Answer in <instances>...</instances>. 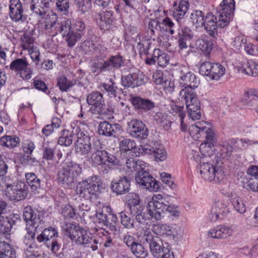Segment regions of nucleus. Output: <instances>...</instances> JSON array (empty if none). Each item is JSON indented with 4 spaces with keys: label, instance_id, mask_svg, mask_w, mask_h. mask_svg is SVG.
Returning <instances> with one entry per match:
<instances>
[{
    "label": "nucleus",
    "instance_id": "nucleus-1",
    "mask_svg": "<svg viewBox=\"0 0 258 258\" xmlns=\"http://www.w3.org/2000/svg\"><path fill=\"white\" fill-rule=\"evenodd\" d=\"M42 214L40 211H34L30 206L26 207L23 210V218L27 225L30 226L27 228V234L24 239L26 250L38 248L35 242V233L42 221Z\"/></svg>",
    "mask_w": 258,
    "mask_h": 258
},
{
    "label": "nucleus",
    "instance_id": "nucleus-2",
    "mask_svg": "<svg viewBox=\"0 0 258 258\" xmlns=\"http://www.w3.org/2000/svg\"><path fill=\"white\" fill-rule=\"evenodd\" d=\"M176 74L179 76V84L184 88L181 90L179 96H185L195 93L194 90L197 88L199 84V80L196 75L189 71L188 68L185 66H178L175 70Z\"/></svg>",
    "mask_w": 258,
    "mask_h": 258
},
{
    "label": "nucleus",
    "instance_id": "nucleus-3",
    "mask_svg": "<svg viewBox=\"0 0 258 258\" xmlns=\"http://www.w3.org/2000/svg\"><path fill=\"white\" fill-rule=\"evenodd\" d=\"M82 172L81 165L75 161L63 163L57 173V178L62 184L72 185L77 182Z\"/></svg>",
    "mask_w": 258,
    "mask_h": 258
},
{
    "label": "nucleus",
    "instance_id": "nucleus-4",
    "mask_svg": "<svg viewBox=\"0 0 258 258\" xmlns=\"http://www.w3.org/2000/svg\"><path fill=\"white\" fill-rule=\"evenodd\" d=\"M102 184L101 179L94 175L79 182L76 191L80 197L86 200H91L99 191Z\"/></svg>",
    "mask_w": 258,
    "mask_h": 258
},
{
    "label": "nucleus",
    "instance_id": "nucleus-5",
    "mask_svg": "<svg viewBox=\"0 0 258 258\" xmlns=\"http://www.w3.org/2000/svg\"><path fill=\"white\" fill-rule=\"evenodd\" d=\"M86 100L89 105H91L90 111L101 116H111L113 110L111 106L106 105L103 95L98 91H93L87 97Z\"/></svg>",
    "mask_w": 258,
    "mask_h": 258
},
{
    "label": "nucleus",
    "instance_id": "nucleus-6",
    "mask_svg": "<svg viewBox=\"0 0 258 258\" xmlns=\"http://www.w3.org/2000/svg\"><path fill=\"white\" fill-rule=\"evenodd\" d=\"M150 207L154 208L156 210L155 219L158 221L163 217V214L165 212L171 214L174 216H178L177 207L174 205H171L166 198L163 197L161 195H155L153 196L152 201H150Z\"/></svg>",
    "mask_w": 258,
    "mask_h": 258
},
{
    "label": "nucleus",
    "instance_id": "nucleus-7",
    "mask_svg": "<svg viewBox=\"0 0 258 258\" xmlns=\"http://www.w3.org/2000/svg\"><path fill=\"white\" fill-rule=\"evenodd\" d=\"M92 159L94 164L104 168L102 170L103 174H108L110 170L114 169L119 165L118 159L105 150L99 152V154L92 156Z\"/></svg>",
    "mask_w": 258,
    "mask_h": 258
},
{
    "label": "nucleus",
    "instance_id": "nucleus-8",
    "mask_svg": "<svg viewBox=\"0 0 258 258\" xmlns=\"http://www.w3.org/2000/svg\"><path fill=\"white\" fill-rule=\"evenodd\" d=\"M135 151L136 156L151 155L156 161H163L167 158V152L162 145L158 143L142 144Z\"/></svg>",
    "mask_w": 258,
    "mask_h": 258
},
{
    "label": "nucleus",
    "instance_id": "nucleus-9",
    "mask_svg": "<svg viewBox=\"0 0 258 258\" xmlns=\"http://www.w3.org/2000/svg\"><path fill=\"white\" fill-rule=\"evenodd\" d=\"M28 192L27 184L24 181H18L13 184H7L5 195L10 200L19 202L25 200Z\"/></svg>",
    "mask_w": 258,
    "mask_h": 258
},
{
    "label": "nucleus",
    "instance_id": "nucleus-10",
    "mask_svg": "<svg viewBox=\"0 0 258 258\" xmlns=\"http://www.w3.org/2000/svg\"><path fill=\"white\" fill-rule=\"evenodd\" d=\"M199 73L211 80H219L225 73V68L219 63L206 61L200 64Z\"/></svg>",
    "mask_w": 258,
    "mask_h": 258
},
{
    "label": "nucleus",
    "instance_id": "nucleus-11",
    "mask_svg": "<svg viewBox=\"0 0 258 258\" xmlns=\"http://www.w3.org/2000/svg\"><path fill=\"white\" fill-rule=\"evenodd\" d=\"M202 177L205 180L220 182L224 176V172L221 168H218L208 162H201L198 167Z\"/></svg>",
    "mask_w": 258,
    "mask_h": 258
},
{
    "label": "nucleus",
    "instance_id": "nucleus-12",
    "mask_svg": "<svg viewBox=\"0 0 258 258\" xmlns=\"http://www.w3.org/2000/svg\"><path fill=\"white\" fill-rule=\"evenodd\" d=\"M234 10V0H223L216 8V15L219 17V24L221 26H227L229 24Z\"/></svg>",
    "mask_w": 258,
    "mask_h": 258
},
{
    "label": "nucleus",
    "instance_id": "nucleus-13",
    "mask_svg": "<svg viewBox=\"0 0 258 258\" xmlns=\"http://www.w3.org/2000/svg\"><path fill=\"white\" fill-rule=\"evenodd\" d=\"M135 178L137 184L142 188L152 192L160 189V182L144 169L137 172Z\"/></svg>",
    "mask_w": 258,
    "mask_h": 258
},
{
    "label": "nucleus",
    "instance_id": "nucleus-14",
    "mask_svg": "<svg viewBox=\"0 0 258 258\" xmlns=\"http://www.w3.org/2000/svg\"><path fill=\"white\" fill-rule=\"evenodd\" d=\"M123 63V57L117 54L110 56L106 60L100 59L94 63L93 66L101 72H113L119 69Z\"/></svg>",
    "mask_w": 258,
    "mask_h": 258
},
{
    "label": "nucleus",
    "instance_id": "nucleus-15",
    "mask_svg": "<svg viewBox=\"0 0 258 258\" xmlns=\"http://www.w3.org/2000/svg\"><path fill=\"white\" fill-rule=\"evenodd\" d=\"M149 81L148 77L139 70L130 72L128 75L122 76L121 84L124 87L134 88L146 84Z\"/></svg>",
    "mask_w": 258,
    "mask_h": 258
},
{
    "label": "nucleus",
    "instance_id": "nucleus-16",
    "mask_svg": "<svg viewBox=\"0 0 258 258\" xmlns=\"http://www.w3.org/2000/svg\"><path fill=\"white\" fill-rule=\"evenodd\" d=\"M10 69L15 72L17 75L24 80H29L32 78V69L29 67V64L26 58H18L13 60L10 65Z\"/></svg>",
    "mask_w": 258,
    "mask_h": 258
},
{
    "label": "nucleus",
    "instance_id": "nucleus-17",
    "mask_svg": "<svg viewBox=\"0 0 258 258\" xmlns=\"http://www.w3.org/2000/svg\"><path fill=\"white\" fill-rule=\"evenodd\" d=\"M185 101L187 112L188 116L192 120L200 119L201 117V105L196 93L180 96Z\"/></svg>",
    "mask_w": 258,
    "mask_h": 258
},
{
    "label": "nucleus",
    "instance_id": "nucleus-18",
    "mask_svg": "<svg viewBox=\"0 0 258 258\" xmlns=\"http://www.w3.org/2000/svg\"><path fill=\"white\" fill-rule=\"evenodd\" d=\"M229 212L227 201L218 200L213 205L209 214V218L214 222L219 220H222L228 216Z\"/></svg>",
    "mask_w": 258,
    "mask_h": 258
},
{
    "label": "nucleus",
    "instance_id": "nucleus-19",
    "mask_svg": "<svg viewBox=\"0 0 258 258\" xmlns=\"http://www.w3.org/2000/svg\"><path fill=\"white\" fill-rule=\"evenodd\" d=\"M57 17L55 16V20L53 22L46 21L45 29H52L54 28L55 34H60L63 38L69 34L72 30V23L70 19L63 18L59 21L56 22Z\"/></svg>",
    "mask_w": 258,
    "mask_h": 258
},
{
    "label": "nucleus",
    "instance_id": "nucleus-20",
    "mask_svg": "<svg viewBox=\"0 0 258 258\" xmlns=\"http://www.w3.org/2000/svg\"><path fill=\"white\" fill-rule=\"evenodd\" d=\"M127 132L133 137L145 139L149 135L148 129L140 120L134 119L127 123Z\"/></svg>",
    "mask_w": 258,
    "mask_h": 258
},
{
    "label": "nucleus",
    "instance_id": "nucleus-21",
    "mask_svg": "<svg viewBox=\"0 0 258 258\" xmlns=\"http://www.w3.org/2000/svg\"><path fill=\"white\" fill-rule=\"evenodd\" d=\"M142 240L144 244L149 245L150 252L154 255H157L156 252L163 246L164 242L158 236L155 235L152 231L146 229L144 231L142 235Z\"/></svg>",
    "mask_w": 258,
    "mask_h": 258
},
{
    "label": "nucleus",
    "instance_id": "nucleus-22",
    "mask_svg": "<svg viewBox=\"0 0 258 258\" xmlns=\"http://www.w3.org/2000/svg\"><path fill=\"white\" fill-rule=\"evenodd\" d=\"M239 142L237 138H231L224 141L220 145V153L222 158L229 160L233 152L241 151L242 148L239 146Z\"/></svg>",
    "mask_w": 258,
    "mask_h": 258
},
{
    "label": "nucleus",
    "instance_id": "nucleus-23",
    "mask_svg": "<svg viewBox=\"0 0 258 258\" xmlns=\"http://www.w3.org/2000/svg\"><path fill=\"white\" fill-rule=\"evenodd\" d=\"M76 151L81 155H86L91 151V138L87 132L81 131L77 134Z\"/></svg>",
    "mask_w": 258,
    "mask_h": 258
},
{
    "label": "nucleus",
    "instance_id": "nucleus-24",
    "mask_svg": "<svg viewBox=\"0 0 258 258\" xmlns=\"http://www.w3.org/2000/svg\"><path fill=\"white\" fill-rule=\"evenodd\" d=\"M75 242L78 245H86L93 251H96L98 248V240L92 237L91 234L82 226L78 232Z\"/></svg>",
    "mask_w": 258,
    "mask_h": 258
},
{
    "label": "nucleus",
    "instance_id": "nucleus-25",
    "mask_svg": "<svg viewBox=\"0 0 258 258\" xmlns=\"http://www.w3.org/2000/svg\"><path fill=\"white\" fill-rule=\"evenodd\" d=\"M121 131L122 127L119 124L111 123L108 121L100 122L98 128V133L100 135L107 137H116Z\"/></svg>",
    "mask_w": 258,
    "mask_h": 258
},
{
    "label": "nucleus",
    "instance_id": "nucleus-26",
    "mask_svg": "<svg viewBox=\"0 0 258 258\" xmlns=\"http://www.w3.org/2000/svg\"><path fill=\"white\" fill-rule=\"evenodd\" d=\"M207 33L214 39H217L218 36L217 27L224 28L225 26H221L219 24V17L216 14L214 15L211 13L207 14L204 19L203 24Z\"/></svg>",
    "mask_w": 258,
    "mask_h": 258
},
{
    "label": "nucleus",
    "instance_id": "nucleus-27",
    "mask_svg": "<svg viewBox=\"0 0 258 258\" xmlns=\"http://www.w3.org/2000/svg\"><path fill=\"white\" fill-rule=\"evenodd\" d=\"M130 180L126 176H120L111 181L110 188L113 192L117 195L128 193L131 189Z\"/></svg>",
    "mask_w": 258,
    "mask_h": 258
},
{
    "label": "nucleus",
    "instance_id": "nucleus-28",
    "mask_svg": "<svg viewBox=\"0 0 258 258\" xmlns=\"http://www.w3.org/2000/svg\"><path fill=\"white\" fill-rule=\"evenodd\" d=\"M10 0L9 5L10 18L15 22H18L22 19L24 16V10L26 8L27 5L23 0Z\"/></svg>",
    "mask_w": 258,
    "mask_h": 258
},
{
    "label": "nucleus",
    "instance_id": "nucleus-29",
    "mask_svg": "<svg viewBox=\"0 0 258 258\" xmlns=\"http://www.w3.org/2000/svg\"><path fill=\"white\" fill-rule=\"evenodd\" d=\"M21 221L19 215L12 214L0 219V233L4 235L10 234L13 226Z\"/></svg>",
    "mask_w": 258,
    "mask_h": 258
},
{
    "label": "nucleus",
    "instance_id": "nucleus-30",
    "mask_svg": "<svg viewBox=\"0 0 258 258\" xmlns=\"http://www.w3.org/2000/svg\"><path fill=\"white\" fill-rule=\"evenodd\" d=\"M131 102L135 110L141 112L150 111L155 107V103L154 101L140 96L131 97Z\"/></svg>",
    "mask_w": 258,
    "mask_h": 258
},
{
    "label": "nucleus",
    "instance_id": "nucleus-31",
    "mask_svg": "<svg viewBox=\"0 0 258 258\" xmlns=\"http://www.w3.org/2000/svg\"><path fill=\"white\" fill-rule=\"evenodd\" d=\"M231 226L220 225L214 228L210 229L208 232V236L213 238L223 239L231 236L233 233Z\"/></svg>",
    "mask_w": 258,
    "mask_h": 258
},
{
    "label": "nucleus",
    "instance_id": "nucleus-32",
    "mask_svg": "<svg viewBox=\"0 0 258 258\" xmlns=\"http://www.w3.org/2000/svg\"><path fill=\"white\" fill-rule=\"evenodd\" d=\"M100 20L99 26L102 30H107L111 29L114 25L116 19L114 12L111 10H106L99 14Z\"/></svg>",
    "mask_w": 258,
    "mask_h": 258
},
{
    "label": "nucleus",
    "instance_id": "nucleus-33",
    "mask_svg": "<svg viewBox=\"0 0 258 258\" xmlns=\"http://www.w3.org/2000/svg\"><path fill=\"white\" fill-rule=\"evenodd\" d=\"M149 205L150 202L147 206V213L143 212L144 210V207H143L131 214L133 217H135L137 222L144 224L147 220H150L151 218L155 219L154 215L156 213V210L154 208H151Z\"/></svg>",
    "mask_w": 258,
    "mask_h": 258
},
{
    "label": "nucleus",
    "instance_id": "nucleus-34",
    "mask_svg": "<svg viewBox=\"0 0 258 258\" xmlns=\"http://www.w3.org/2000/svg\"><path fill=\"white\" fill-rule=\"evenodd\" d=\"M194 36L192 31L187 27H184L178 30V34L175 36L177 40L180 49L187 48V42L191 40Z\"/></svg>",
    "mask_w": 258,
    "mask_h": 258
},
{
    "label": "nucleus",
    "instance_id": "nucleus-35",
    "mask_svg": "<svg viewBox=\"0 0 258 258\" xmlns=\"http://www.w3.org/2000/svg\"><path fill=\"white\" fill-rule=\"evenodd\" d=\"M81 131L79 126L74 127L71 132L66 129L62 130L60 132V137L58 139V144L62 146H70L73 143V136H77V133Z\"/></svg>",
    "mask_w": 258,
    "mask_h": 258
},
{
    "label": "nucleus",
    "instance_id": "nucleus-36",
    "mask_svg": "<svg viewBox=\"0 0 258 258\" xmlns=\"http://www.w3.org/2000/svg\"><path fill=\"white\" fill-rule=\"evenodd\" d=\"M81 227L78 224L68 222H64L61 225L64 234L74 242Z\"/></svg>",
    "mask_w": 258,
    "mask_h": 258
},
{
    "label": "nucleus",
    "instance_id": "nucleus-37",
    "mask_svg": "<svg viewBox=\"0 0 258 258\" xmlns=\"http://www.w3.org/2000/svg\"><path fill=\"white\" fill-rule=\"evenodd\" d=\"M161 22L159 18L151 19L148 23V35L150 39L154 41L158 35L160 34V32H164L166 29H163L161 26Z\"/></svg>",
    "mask_w": 258,
    "mask_h": 258
},
{
    "label": "nucleus",
    "instance_id": "nucleus-38",
    "mask_svg": "<svg viewBox=\"0 0 258 258\" xmlns=\"http://www.w3.org/2000/svg\"><path fill=\"white\" fill-rule=\"evenodd\" d=\"M195 45L197 49L205 54H209L214 46L213 40L208 36H204L197 39Z\"/></svg>",
    "mask_w": 258,
    "mask_h": 258
},
{
    "label": "nucleus",
    "instance_id": "nucleus-39",
    "mask_svg": "<svg viewBox=\"0 0 258 258\" xmlns=\"http://www.w3.org/2000/svg\"><path fill=\"white\" fill-rule=\"evenodd\" d=\"M125 201L129 208L130 214L144 207L141 204L140 196L135 192H131L127 195L125 197Z\"/></svg>",
    "mask_w": 258,
    "mask_h": 258
},
{
    "label": "nucleus",
    "instance_id": "nucleus-40",
    "mask_svg": "<svg viewBox=\"0 0 258 258\" xmlns=\"http://www.w3.org/2000/svg\"><path fill=\"white\" fill-rule=\"evenodd\" d=\"M119 147L121 153L130 154L133 152L139 151V148L136 147V143L130 139L123 138L119 142Z\"/></svg>",
    "mask_w": 258,
    "mask_h": 258
},
{
    "label": "nucleus",
    "instance_id": "nucleus-41",
    "mask_svg": "<svg viewBox=\"0 0 258 258\" xmlns=\"http://www.w3.org/2000/svg\"><path fill=\"white\" fill-rule=\"evenodd\" d=\"M188 2L186 0L180 1L178 7L175 8L172 16L177 21L183 18L189 7Z\"/></svg>",
    "mask_w": 258,
    "mask_h": 258
},
{
    "label": "nucleus",
    "instance_id": "nucleus-42",
    "mask_svg": "<svg viewBox=\"0 0 258 258\" xmlns=\"http://www.w3.org/2000/svg\"><path fill=\"white\" fill-rule=\"evenodd\" d=\"M170 107L172 113L174 114V115H177L180 118V130L182 132H186L187 131V125L183 122V119L185 116V114L183 110V106H178L175 103H172L170 105Z\"/></svg>",
    "mask_w": 258,
    "mask_h": 258
},
{
    "label": "nucleus",
    "instance_id": "nucleus-43",
    "mask_svg": "<svg viewBox=\"0 0 258 258\" xmlns=\"http://www.w3.org/2000/svg\"><path fill=\"white\" fill-rule=\"evenodd\" d=\"M25 177L28 185L33 191H38L41 188V180L32 172L25 174Z\"/></svg>",
    "mask_w": 258,
    "mask_h": 258
},
{
    "label": "nucleus",
    "instance_id": "nucleus-44",
    "mask_svg": "<svg viewBox=\"0 0 258 258\" xmlns=\"http://www.w3.org/2000/svg\"><path fill=\"white\" fill-rule=\"evenodd\" d=\"M16 251L9 243L0 242V258H16Z\"/></svg>",
    "mask_w": 258,
    "mask_h": 258
},
{
    "label": "nucleus",
    "instance_id": "nucleus-45",
    "mask_svg": "<svg viewBox=\"0 0 258 258\" xmlns=\"http://www.w3.org/2000/svg\"><path fill=\"white\" fill-rule=\"evenodd\" d=\"M145 162L143 161L139 160L135 158H129L126 160V166L127 168L131 170V171H141L144 169Z\"/></svg>",
    "mask_w": 258,
    "mask_h": 258
},
{
    "label": "nucleus",
    "instance_id": "nucleus-46",
    "mask_svg": "<svg viewBox=\"0 0 258 258\" xmlns=\"http://www.w3.org/2000/svg\"><path fill=\"white\" fill-rule=\"evenodd\" d=\"M20 144V139L16 136H4L0 138V145L12 148L18 146Z\"/></svg>",
    "mask_w": 258,
    "mask_h": 258
},
{
    "label": "nucleus",
    "instance_id": "nucleus-47",
    "mask_svg": "<svg viewBox=\"0 0 258 258\" xmlns=\"http://www.w3.org/2000/svg\"><path fill=\"white\" fill-rule=\"evenodd\" d=\"M154 57L156 58V62L159 66L164 68L169 63L170 56L159 49H154Z\"/></svg>",
    "mask_w": 258,
    "mask_h": 258
},
{
    "label": "nucleus",
    "instance_id": "nucleus-48",
    "mask_svg": "<svg viewBox=\"0 0 258 258\" xmlns=\"http://www.w3.org/2000/svg\"><path fill=\"white\" fill-rule=\"evenodd\" d=\"M167 117V114L162 112H157L153 115L154 120L163 126L165 131L170 130L172 123V122L169 120Z\"/></svg>",
    "mask_w": 258,
    "mask_h": 258
},
{
    "label": "nucleus",
    "instance_id": "nucleus-49",
    "mask_svg": "<svg viewBox=\"0 0 258 258\" xmlns=\"http://www.w3.org/2000/svg\"><path fill=\"white\" fill-rule=\"evenodd\" d=\"M239 181L243 188L248 190L257 191V182H255L252 178L247 177L246 176H241L239 179Z\"/></svg>",
    "mask_w": 258,
    "mask_h": 258
},
{
    "label": "nucleus",
    "instance_id": "nucleus-50",
    "mask_svg": "<svg viewBox=\"0 0 258 258\" xmlns=\"http://www.w3.org/2000/svg\"><path fill=\"white\" fill-rule=\"evenodd\" d=\"M76 84V82L69 80L64 75L59 76L57 78V85L60 91L67 92Z\"/></svg>",
    "mask_w": 258,
    "mask_h": 258
},
{
    "label": "nucleus",
    "instance_id": "nucleus-51",
    "mask_svg": "<svg viewBox=\"0 0 258 258\" xmlns=\"http://www.w3.org/2000/svg\"><path fill=\"white\" fill-rule=\"evenodd\" d=\"M130 250L137 258H146L149 254L148 250L139 241L131 247Z\"/></svg>",
    "mask_w": 258,
    "mask_h": 258
},
{
    "label": "nucleus",
    "instance_id": "nucleus-52",
    "mask_svg": "<svg viewBox=\"0 0 258 258\" xmlns=\"http://www.w3.org/2000/svg\"><path fill=\"white\" fill-rule=\"evenodd\" d=\"M34 39L32 34L29 32H25L21 37V46L24 50H29L33 48Z\"/></svg>",
    "mask_w": 258,
    "mask_h": 258
},
{
    "label": "nucleus",
    "instance_id": "nucleus-53",
    "mask_svg": "<svg viewBox=\"0 0 258 258\" xmlns=\"http://www.w3.org/2000/svg\"><path fill=\"white\" fill-rule=\"evenodd\" d=\"M95 222L99 225L108 228L110 224V221H108V211H104L103 210H98L96 213Z\"/></svg>",
    "mask_w": 258,
    "mask_h": 258
},
{
    "label": "nucleus",
    "instance_id": "nucleus-54",
    "mask_svg": "<svg viewBox=\"0 0 258 258\" xmlns=\"http://www.w3.org/2000/svg\"><path fill=\"white\" fill-rule=\"evenodd\" d=\"M242 72L245 73L249 76L256 77L258 76V63L252 60L247 61L243 67Z\"/></svg>",
    "mask_w": 258,
    "mask_h": 258
},
{
    "label": "nucleus",
    "instance_id": "nucleus-55",
    "mask_svg": "<svg viewBox=\"0 0 258 258\" xmlns=\"http://www.w3.org/2000/svg\"><path fill=\"white\" fill-rule=\"evenodd\" d=\"M100 87L104 89L110 97H116L118 88L112 79H110L107 83L101 84Z\"/></svg>",
    "mask_w": 258,
    "mask_h": 258
},
{
    "label": "nucleus",
    "instance_id": "nucleus-56",
    "mask_svg": "<svg viewBox=\"0 0 258 258\" xmlns=\"http://www.w3.org/2000/svg\"><path fill=\"white\" fill-rule=\"evenodd\" d=\"M156 253L157 255H153L156 258H174L173 253L171 251L169 245L165 242Z\"/></svg>",
    "mask_w": 258,
    "mask_h": 258
},
{
    "label": "nucleus",
    "instance_id": "nucleus-57",
    "mask_svg": "<svg viewBox=\"0 0 258 258\" xmlns=\"http://www.w3.org/2000/svg\"><path fill=\"white\" fill-rule=\"evenodd\" d=\"M156 253L157 255H153L156 258H174L173 253L171 251L169 245L165 242Z\"/></svg>",
    "mask_w": 258,
    "mask_h": 258
},
{
    "label": "nucleus",
    "instance_id": "nucleus-58",
    "mask_svg": "<svg viewBox=\"0 0 258 258\" xmlns=\"http://www.w3.org/2000/svg\"><path fill=\"white\" fill-rule=\"evenodd\" d=\"M153 233L157 235H170L172 231L170 226L166 224H153L152 226Z\"/></svg>",
    "mask_w": 258,
    "mask_h": 258
},
{
    "label": "nucleus",
    "instance_id": "nucleus-59",
    "mask_svg": "<svg viewBox=\"0 0 258 258\" xmlns=\"http://www.w3.org/2000/svg\"><path fill=\"white\" fill-rule=\"evenodd\" d=\"M190 19L194 24L197 25V27L203 26L205 18L204 14L201 11H194L190 14Z\"/></svg>",
    "mask_w": 258,
    "mask_h": 258
},
{
    "label": "nucleus",
    "instance_id": "nucleus-60",
    "mask_svg": "<svg viewBox=\"0 0 258 258\" xmlns=\"http://www.w3.org/2000/svg\"><path fill=\"white\" fill-rule=\"evenodd\" d=\"M81 47L86 53L90 52H95L99 49V48H101L102 51L106 50V48L101 45L96 46L93 41L92 40L84 41V42L82 43Z\"/></svg>",
    "mask_w": 258,
    "mask_h": 258
},
{
    "label": "nucleus",
    "instance_id": "nucleus-61",
    "mask_svg": "<svg viewBox=\"0 0 258 258\" xmlns=\"http://www.w3.org/2000/svg\"><path fill=\"white\" fill-rule=\"evenodd\" d=\"M231 202L233 208L238 213L242 214L245 212V205L240 197L237 196L232 197Z\"/></svg>",
    "mask_w": 258,
    "mask_h": 258
},
{
    "label": "nucleus",
    "instance_id": "nucleus-62",
    "mask_svg": "<svg viewBox=\"0 0 258 258\" xmlns=\"http://www.w3.org/2000/svg\"><path fill=\"white\" fill-rule=\"evenodd\" d=\"M201 123L197 122L196 124L191 125L188 128V132L191 137L195 140H198L202 136V130L203 127L201 126Z\"/></svg>",
    "mask_w": 258,
    "mask_h": 258
},
{
    "label": "nucleus",
    "instance_id": "nucleus-63",
    "mask_svg": "<svg viewBox=\"0 0 258 258\" xmlns=\"http://www.w3.org/2000/svg\"><path fill=\"white\" fill-rule=\"evenodd\" d=\"M75 2L78 11L82 14L88 12L92 7V1L76 0Z\"/></svg>",
    "mask_w": 258,
    "mask_h": 258
},
{
    "label": "nucleus",
    "instance_id": "nucleus-64",
    "mask_svg": "<svg viewBox=\"0 0 258 258\" xmlns=\"http://www.w3.org/2000/svg\"><path fill=\"white\" fill-rule=\"evenodd\" d=\"M72 31L83 36L86 33V25L84 22L80 20H76L72 24Z\"/></svg>",
    "mask_w": 258,
    "mask_h": 258
}]
</instances>
